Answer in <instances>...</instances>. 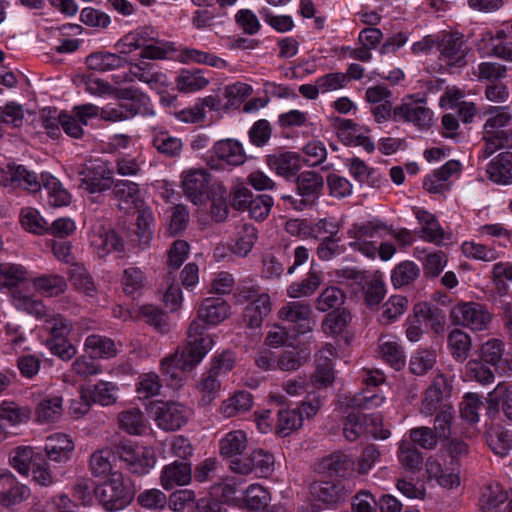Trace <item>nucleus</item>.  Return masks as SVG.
I'll list each match as a JSON object with an SVG mask.
<instances>
[{
  "label": "nucleus",
  "mask_w": 512,
  "mask_h": 512,
  "mask_svg": "<svg viewBox=\"0 0 512 512\" xmlns=\"http://www.w3.org/2000/svg\"><path fill=\"white\" fill-rule=\"evenodd\" d=\"M204 330L205 327L199 321H192L186 345L162 359L160 370L171 386H181L184 380L183 373L197 366L212 349L214 340L211 335L205 334Z\"/></svg>",
  "instance_id": "nucleus-1"
},
{
  "label": "nucleus",
  "mask_w": 512,
  "mask_h": 512,
  "mask_svg": "<svg viewBox=\"0 0 512 512\" xmlns=\"http://www.w3.org/2000/svg\"><path fill=\"white\" fill-rule=\"evenodd\" d=\"M94 493L105 510L110 512L127 507L135 495L133 488L120 472L111 473L107 481L95 487Z\"/></svg>",
  "instance_id": "nucleus-2"
},
{
  "label": "nucleus",
  "mask_w": 512,
  "mask_h": 512,
  "mask_svg": "<svg viewBox=\"0 0 512 512\" xmlns=\"http://www.w3.org/2000/svg\"><path fill=\"white\" fill-rule=\"evenodd\" d=\"M388 230L389 228L386 223L378 218L354 223L347 231L348 237L353 239V241L349 242V247L369 258H374L377 254V246L370 239L381 237L382 232Z\"/></svg>",
  "instance_id": "nucleus-3"
},
{
  "label": "nucleus",
  "mask_w": 512,
  "mask_h": 512,
  "mask_svg": "<svg viewBox=\"0 0 512 512\" xmlns=\"http://www.w3.org/2000/svg\"><path fill=\"white\" fill-rule=\"evenodd\" d=\"M394 121L410 123L419 130H428L433 124V112L427 107L424 98L410 94L394 107Z\"/></svg>",
  "instance_id": "nucleus-4"
},
{
  "label": "nucleus",
  "mask_w": 512,
  "mask_h": 512,
  "mask_svg": "<svg viewBox=\"0 0 512 512\" xmlns=\"http://www.w3.org/2000/svg\"><path fill=\"white\" fill-rule=\"evenodd\" d=\"M449 316L454 325L472 331L486 330L492 321L486 306L478 302H460L451 309Z\"/></svg>",
  "instance_id": "nucleus-5"
},
{
  "label": "nucleus",
  "mask_w": 512,
  "mask_h": 512,
  "mask_svg": "<svg viewBox=\"0 0 512 512\" xmlns=\"http://www.w3.org/2000/svg\"><path fill=\"white\" fill-rule=\"evenodd\" d=\"M274 456L261 448L253 450L248 456L230 460L229 468L232 472L257 478H267L274 472Z\"/></svg>",
  "instance_id": "nucleus-6"
},
{
  "label": "nucleus",
  "mask_w": 512,
  "mask_h": 512,
  "mask_svg": "<svg viewBox=\"0 0 512 512\" xmlns=\"http://www.w3.org/2000/svg\"><path fill=\"white\" fill-rule=\"evenodd\" d=\"M116 453L133 474H147L156 464V455L152 448L129 441L120 442L116 447Z\"/></svg>",
  "instance_id": "nucleus-7"
},
{
  "label": "nucleus",
  "mask_w": 512,
  "mask_h": 512,
  "mask_svg": "<svg viewBox=\"0 0 512 512\" xmlns=\"http://www.w3.org/2000/svg\"><path fill=\"white\" fill-rule=\"evenodd\" d=\"M323 184L321 175L312 171H305L299 174L296 179V196L282 195L281 198L288 202L292 208L303 210L319 198Z\"/></svg>",
  "instance_id": "nucleus-8"
},
{
  "label": "nucleus",
  "mask_w": 512,
  "mask_h": 512,
  "mask_svg": "<svg viewBox=\"0 0 512 512\" xmlns=\"http://www.w3.org/2000/svg\"><path fill=\"white\" fill-rule=\"evenodd\" d=\"M81 188L89 193H101L113 186V171L105 162L85 165L79 171Z\"/></svg>",
  "instance_id": "nucleus-9"
},
{
  "label": "nucleus",
  "mask_w": 512,
  "mask_h": 512,
  "mask_svg": "<svg viewBox=\"0 0 512 512\" xmlns=\"http://www.w3.org/2000/svg\"><path fill=\"white\" fill-rule=\"evenodd\" d=\"M149 97H142L137 103H118L107 105L100 110L98 115L104 121L121 122L135 117L136 115H153Z\"/></svg>",
  "instance_id": "nucleus-10"
},
{
  "label": "nucleus",
  "mask_w": 512,
  "mask_h": 512,
  "mask_svg": "<svg viewBox=\"0 0 512 512\" xmlns=\"http://www.w3.org/2000/svg\"><path fill=\"white\" fill-rule=\"evenodd\" d=\"M0 184L9 188H24L29 192L41 189L36 174L23 165L7 164L0 168Z\"/></svg>",
  "instance_id": "nucleus-11"
},
{
  "label": "nucleus",
  "mask_w": 512,
  "mask_h": 512,
  "mask_svg": "<svg viewBox=\"0 0 512 512\" xmlns=\"http://www.w3.org/2000/svg\"><path fill=\"white\" fill-rule=\"evenodd\" d=\"M98 115V107L94 104H84L75 107L71 114L59 113V123L63 131L70 137L81 138L84 134L83 126L88 120Z\"/></svg>",
  "instance_id": "nucleus-12"
},
{
  "label": "nucleus",
  "mask_w": 512,
  "mask_h": 512,
  "mask_svg": "<svg viewBox=\"0 0 512 512\" xmlns=\"http://www.w3.org/2000/svg\"><path fill=\"white\" fill-rule=\"evenodd\" d=\"M191 416V410L178 402H166L156 407L155 420L157 425L166 431L181 428Z\"/></svg>",
  "instance_id": "nucleus-13"
},
{
  "label": "nucleus",
  "mask_w": 512,
  "mask_h": 512,
  "mask_svg": "<svg viewBox=\"0 0 512 512\" xmlns=\"http://www.w3.org/2000/svg\"><path fill=\"white\" fill-rule=\"evenodd\" d=\"M29 488L20 483L9 470L0 471V505L5 508L18 505L29 497Z\"/></svg>",
  "instance_id": "nucleus-14"
},
{
  "label": "nucleus",
  "mask_w": 512,
  "mask_h": 512,
  "mask_svg": "<svg viewBox=\"0 0 512 512\" xmlns=\"http://www.w3.org/2000/svg\"><path fill=\"white\" fill-rule=\"evenodd\" d=\"M486 114L483 133L488 137L507 141L512 131V114L507 107H490Z\"/></svg>",
  "instance_id": "nucleus-15"
},
{
  "label": "nucleus",
  "mask_w": 512,
  "mask_h": 512,
  "mask_svg": "<svg viewBox=\"0 0 512 512\" xmlns=\"http://www.w3.org/2000/svg\"><path fill=\"white\" fill-rule=\"evenodd\" d=\"M184 194L195 205L201 204L210 182V174L204 169H189L181 175Z\"/></svg>",
  "instance_id": "nucleus-16"
},
{
  "label": "nucleus",
  "mask_w": 512,
  "mask_h": 512,
  "mask_svg": "<svg viewBox=\"0 0 512 512\" xmlns=\"http://www.w3.org/2000/svg\"><path fill=\"white\" fill-rule=\"evenodd\" d=\"M451 385L443 374H438L424 393L420 412L431 416L440 409L441 404L450 395Z\"/></svg>",
  "instance_id": "nucleus-17"
},
{
  "label": "nucleus",
  "mask_w": 512,
  "mask_h": 512,
  "mask_svg": "<svg viewBox=\"0 0 512 512\" xmlns=\"http://www.w3.org/2000/svg\"><path fill=\"white\" fill-rule=\"evenodd\" d=\"M440 58L450 67L466 65L467 48L463 37L458 34H445L438 44Z\"/></svg>",
  "instance_id": "nucleus-18"
},
{
  "label": "nucleus",
  "mask_w": 512,
  "mask_h": 512,
  "mask_svg": "<svg viewBox=\"0 0 512 512\" xmlns=\"http://www.w3.org/2000/svg\"><path fill=\"white\" fill-rule=\"evenodd\" d=\"M89 241L94 253L100 259L105 258L113 251L121 253L124 249V244L118 234L103 226L92 229Z\"/></svg>",
  "instance_id": "nucleus-19"
},
{
  "label": "nucleus",
  "mask_w": 512,
  "mask_h": 512,
  "mask_svg": "<svg viewBox=\"0 0 512 512\" xmlns=\"http://www.w3.org/2000/svg\"><path fill=\"white\" fill-rule=\"evenodd\" d=\"M116 207L123 213H130L134 209H141L142 198L138 185L131 181H117L112 190Z\"/></svg>",
  "instance_id": "nucleus-20"
},
{
  "label": "nucleus",
  "mask_w": 512,
  "mask_h": 512,
  "mask_svg": "<svg viewBox=\"0 0 512 512\" xmlns=\"http://www.w3.org/2000/svg\"><path fill=\"white\" fill-rule=\"evenodd\" d=\"M311 314L312 308L310 304L304 301L288 302L278 311V316L281 320L299 324L300 333L313 329L315 322L311 319Z\"/></svg>",
  "instance_id": "nucleus-21"
},
{
  "label": "nucleus",
  "mask_w": 512,
  "mask_h": 512,
  "mask_svg": "<svg viewBox=\"0 0 512 512\" xmlns=\"http://www.w3.org/2000/svg\"><path fill=\"white\" fill-rule=\"evenodd\" d=\"M500 410L512 421V386L505 382L498 383L487 395L488 416L495 417Z\"/></svg>",
  "instance_id": "nucleus-22"
},
{
  "label": "nucleus",
  "mask_w": 512,
  "mask_h": 512,
  "mask_svg": "<svg viewBox=\"0 0 512 512\" xmlns=\"http://www.w3.org/2000/svg\"><path fill=\"white\" fill-rule=\"evenodd\" d=\"M211 152L218 160L230 166H240L244 164L247 159L242 144L234 139L217 141Z\"/></svg>",
  "instance_id": "nucleus-23"
},
{
  "label": "nucleus",
  "mask_w": 512,
  "mask_h": 512,
  "mask_svg": "<svg viewBox=\"0 0 512 512\" xmlns=\"http://www.w3.org/2000/svg\"><path fill=\"white\" fill-rule=\"evenodd\" d=\"M191 477V465L188 462L175 461L163 467L160 483L165 490H171L175 486L189 484Z\"/></svg>",
  "instance_id": "nucleus-24"
},
{
  "label": "nucleus",
  "mask_w": 512,
  "mask_h": 512,
  "mask_svg": "<svg viewBox=\"0 0 512 512\" xmlns=\"http://www.w3.org/2000/svg\"><path fill=\"white\" fill-rule=\"evenodd\" d=\"M130 74L133 79L146 83L151 89L161 90L168 86L167 76L161 72L154 64L141 61L136 64H131Z\"/></svg>",
  "instance_id": "nucleus-25"
},
{
  "label": "nucleus",
  "mask_w": 512,
  "mask_h": 512,
  "mask_svg": "<svg viewBox=\"0 0 512 512\" xmlns=\"http://www.w3.org/2000/svg\"><path fill=\"white\" fill-rule=\"evenodd\" d=\"M229 306L222 298H207L201 304L198 317L194 321H199L204 327L207 325H217L228 317Z\"/></svg>",
  "instance_id": "nucleus-26"
},
{
  "label": "nucleus",
  "mask_w": 512,
  "mask_h": 512,
  "mask_svg": "<svg viewBox=\"0 0 512 512\" xmlns=\"http://www.w3.org/2000/svg\"><path fill=\"white\" fill-rule=\"evenodd\" d=\"M377 355L395 370H400L405 365L404 349L393 336L379 338Z\"/></svg>",
  "instance_id": "nucleus-27"
},
{
  "label": "nucleus",
  "mask_w": 512,
  "mask_h": 512,
  "mask_svg": "<svg viewBox=\"0 0 512 512\" xmlns=\"http://www.w3.org/2000/svg\"><path fill=\"white\" fill-rule=\"evenodd\" d=\"M155 40V32L152 27L144 26L125 34L116 44L120 54H129Z\"/></svg>",
  "instance_id": "nucleus-28"
},
{
  "label": "nucleus",
  "mask_w": 512,
  "mask_h": 512,
  "mask_svg": "<svg viewBox=\"0 0 512 512\" xmlns=\"http://www.w3.org/2000/svg\"><path fill=\"white\" fill-rule=\"evenodd\" d=\"M414 215L421 227L420 238L434 244H440L444 240V231L437 218L430 212L416 208Z\"/></svg>",
  "instance_id": "nucleus-29"
},
{
  "label": "nucleus",
  "mask_w": 512,
  "mask_h": 512,
  "mask_svg": "<svg viewBox=\"0 0 512 512\" xmlns=\"http://www.w3.org/2000/svg\"><path fill=\"white\" fill-rule=\"evenodd\" d=\"M44 450L51 461L66 462L74 450V443L68 435L55 433L47 437Z\"/></svg>",
  "instance_id": "nucleus-30"
},
{
  "label": "nucleus",
  "mask_w": 512,
  "mask_h": 512,
  "mask_svg": "<svg viewBox=\"0 0 512 512\" xmlns=\"http://www.w3.org/2000/svg\"><path fill=\"white\" fill-rule=\"evenodd\" d=\"M452 465L453 467L449 472L445 471L439 458L429 457L426 461V471L431 478H435L437 480L439 485L452 489L460 484L458 463H454V461H452Z\"/></svg>",
  "instance_id": "nucleus-31"
},
{
  "label": "nucleus",
  "mask_w": 512,
  "mask_h": 512,
  "mask_svg": "<svg viewBox=\"0 0 512 512\" xmlns=\"http://www.w3.org/2000/svg\"><path fill=\"white\" fill-rule=\"evenodd\" d=\"M512 152L498 154L487 165L488 178L497 184H508L512 179Z\"/></svg>",
  "instance_id": "nucleus-32"
},
{
  "label": "nucleus",
  "mask_w": 512,
  "mask_h": 512,
  "mask_svg": "<svg viewBox=\"0 0 512 512\" xmlns=\"http://www.w3.org/2000/svg\"><path fill=\"white\" fill-rule=\"evenodd\" d=\"M310 493L314 500L327 505L337 504L346 496L344 488L332 481L314 482L311 484Z\"/></svg>",
  "instance_id": "nucleus-33"
},
{
  "label": "nucleus",
  "mask_w": 512,
  "mask_h": 512,
  "mask_svg": "<svg viewBox=\"0 0 512 512\" xmlns=\"http://www.w3.org/2000/svg\"><path fill=\"white\" fill-rule=\"evenodd\" d=\"M248 447L247 434L243 430L226 433L219 441V453L224 458H238Z\"/></svg>",
  "instance_id": "nucleus-34"
},
{
  "label": "nucleus",
  "mask_w": 512,
  "mask_h": 512,
  "mask_svg": "<svg viewBox=\"0 0 512 512\" xmlns=\"http://www.w3.org/2000/svg\"><path fill=\"white\" fill-rule=\"evenodd\" d=\"M84 350L92 358L109 359L115 357L118 353L115 342L102 335H89L84 342Z\"/></svg>",
  "instance_id": "nucleus-35"
},
{
  "label": "nucleus",
  "mask_w": 512,
  "mask_h": 512,
  "mask_svg": "<svg viewBox=\"0 0 512 512\" xmlns=\"http://www.w3.org/2000/svg\"><path fill=\"white\" fill-rule=\"evenodd\" d=\"M266 163L271 170L286 178L295 175L301 168L300 157L293 152L270 155L267 157Z\"/></svg>",
  "instance_id": "nucleus-36"
},
{
  "label": "nucleus",
  "mask_w": 512,
  "mask_h": 512,
  "mask_svg": "<svg viewBox=\"0 0 512 512\" xmlns=\"http://www.w3.org/2000/svg\"><path fill=\"white\" fill-rule=\"evenodd\" d=\"M354 460L341 452L333 453L323 458L319 469L329 476L346 477L353 471Z\"/></svg>",
  "instance_id": "nucleus-37"
},
{
  "label": "nucleus",
  "mask_w": 512,
  "mask_h": 512,
  "mask_svg": "<svg viewBox=\"0 0 512 512\" xmlns=\"http://www.w3.org/2000/svg\"><path fill=\"white\" fill-rule=\"evenodd\" d=\"M31 282L35 291L45 297L58 296L67 288L65 278L58 274H42L32 278Z\"/></svg>",
  "instance_id": "nucleus-38"
},
{
  "label": "nucleus",
  "mask_w": 512,
  "mask_h": 512,
  "mask_svg": "<svg viewBox=\"0 0 512 512\" xmlns=\"http://www.w3.org/2000/svg\"><path fill=\"white\" fill-rule=\"evenodd\" d=\"M252 405V395L247 391H239L223 400L218 410L223 417L231 418L240 413L249 411Z\"/></svg>",
  "instance_id": "nucleus-39"
},
{
  "label": "nucleus",
  "mask_w": 512,
  "mask_h": 512,
  "mask_svg": "<svg viewBox=\"0 0 512 512\" xmlns=\"http://www.w3.org/2000/svg\"><path fill=\"white\" fill-rule=\"evenodd\" d=\"M63 412V399L58 395H49L39 401L36 407V418L41 423L58 420Z\"/></svg>",
  "instance_id": "nucleus-40"
},
{
  "label": "nucleus",
  "mask_w": 512,
  "mask_h": 512,
  "mask_svg": "<svg viewBox=\"0 0 512 512\" xmlns=\"http://www.w3.org/2000/svg\"><path fill=\"white\" fill-rule=\"evenodd\" d=\"M47 192L48 203L54 207L66 206L71 201L69 192L52 175L41 174V186Z\"/></svg>",
  "instance_id": "nucleus-41"
},
{
  "label": "nucleus",
  "mask_w": 512,
  "mask_h": 512,
  "mask_svg": "<svg viewBox=\"0 0 512 512\" xmlns=\"http://www.w3.org/2000/svg\"><path fill=\"white\" fill-rule=\"evenodd\" d=\"M126 63V60L115 53L96 52L86 58V64L89 69L107 72L118 69Z\"/></svg>",
  "instance_id": "nucleus-42"
},
{
  "label": "nucleus",
  "mask_w": 512,
  "mask_h": 512,
  "mask_svg": "<svg viewBox=\"0 0 512 512\" xmlns=\"http://www.w3.org/2000/svg\"><path fill=\"white\" fill-rule=\"evenodd\" d=\"M447 341L452 357L460 362L465 361L472 346L470 335L456 328L448 334Z\"/></svg>",
  "instance_id": "nucleus-43"
},
{
  "label": "nucleus",
  "mask_w": 512,
  "mask_h": 512,
  "mask_svg": "<svg viewBox=\"0 0 512 512\" xmlns=\"http://www.w3.org/2000/svg\"><path fill=\"white\" fill-rule=\"evenodd\" d=\"M119 428L130 435H141L145 429L143 413L138 408H130L118 414Z\"/></svg>",
  "instance_id": "nucleus-44"
},
{
  "label": "nucleus",
  "mask_w": 512,
  "mask_h": 512,
  "mask_svg": "<svg viewBox=\"0 0 512 512\" xmlns=\"http://www.w3.org/2000/svg\"><path fill=\"white\" fill-rule=\"evenodd\" d=\"M197 389L201 394L200 404L202 406H209L218 397L221 390L218 375L209 370L203 373L198 382Z\"/></svg>",
  "instance_id": "nucleus-45"
},
{
  "label": "nucleus",
  "mask_w": 512,
  "mask_h": 512,
  "mask_svg": "<svg viewBox=\"0 0 512 512\" xmlns=\"http://www.w3.org/2000/svg\"><path fill=\"white\" fill-rule=\"evenodd\" d=\"M303 425V417L297 409H282L278 412L275 432L280 437H286Z\"/></svg>",
  "instance_id": "nucleus-46"
},
{
  "label": "nucleus",
  "mask_w": 512,
  "mask_h": 512,
  "mask_svg": "<svg viewBox=\"0 0 512 512\" xmlns=\"http://www.w3.org/2000/svg\"><path fill=\"white\" fill-rule=\"evenodd\" d=\"M152 145L159 153L167 157L180 155L183 146L180 138L170 135L167 131L155 132Z\"/></svg>",
  "instance_id": "nucleus-47"
},
{
  "label": "nucleus",
  "mask_w": 512,
  "mask_h": 512,
  "mask_svg": "<svg viewBox=\"0 0 512 512\" xmlns=\"http://www.w3.org/2000/svg\"><path fill=\"white\" fill-rule=\"evenodd\" d=\"M507 495L501 487L488 486L480 499L482 512H503Z\"/></svg>",
  "instance_id": "nucleus-48"
},
{
  "label": "nucleus",
  "mask_w": 512,
  "mask_h": 512,
  "mask_svg": "<svg viewBox=\"0 0 512 512\" xmlns=\"http://www.w3.org/2000/svg\"><path fill=\"white\" fill-rule=\"evenodd\" d=\"M30 409L20 406L15 402L3 401L0 403V422H6L10 426H16L29 420Z\"/></svg>",
  "instance_id": "nucleus-49"
},
{
  "label": "nucleus",
  "mask_w": 512,
  "mask_h": 512,
  "mask_svg": "<svg viewBox=\"0 0 512 512\" xmlns=\"http://www.w3.org/2000/svg\"><path fill=\"white\" fill-rule=\"evenodd\" d=\"M321 284V276L314 270H310L307 277L300 282H293L287 288L290 298H302L312 295Z\"/></svg>",
  "instance_id": "nucleus-50"
},
{
  "label": "nucleus",
  "mask_w": 512,
  "mask_h": 512,
  "mask_svg": "<svg viewBox=\"0 0 512 512\" xmlns=\"http://www.w3.org/2000/svg\"><path fill=\"white\" fill-rule=\"evenodd\" d=\"M345 404L353 409H373L384 403L385 397L374 390L366 389L353 396H345Z\"/></svg>",
  "instance_id": "nucleus-51"
},
{
  "label": "nucleus",
  "mask_w": 512,
  "mask_h": 512,
  "mask_svg": "<svg viewBox=\"0 0 512 512\" xmlns=\"http://www.w3.org/2000/svg\"><path fill=\"white\" fill-rule=\"evenodd\" d=\"M117 391L116 384L108 381H99L89 390V398L93 403L110 406L117 401Z\"/></svg>",
  "instance_id": "nucleus-52"
},
{
  "label": "nucleus",
  "mask_w": 512,
  "mask_h": 512,
  "mask_svg": "<svg viewBox=\"0 0 512 512\" xmlns=\"http://www.w3.org/2000/svg\"><path fill=\"white\" fill-rule=\"evenodd\" d=\"M12 303L16 309L25 311L36 318L41 319L42 316H45L46 308L43 302L20 290L13 292Z\"/></svg>",
  "instance_id": "nucleus-53"
},
{
  "label": "nucleus",
  "mask_w": 512,
  "mask_h": 512,
  "mask_svg": "<svg viewBox=\"0 0 512 512\" xmlns=\"http://www.w3.org/2000/svg\"><path fill=\"white\" fill-rule=\"evenodd\" d=\"M420 275L419 267L412 261L399 263L391 273V281L395 288H401L414 282Z\"/></svg>",
  "instance_id": "nucleus-54"
},
{
  "label": "nucleus",
  "mask_w": 512,
  "mask_h": 512,
  "mask_svg": "<svg viewBox=\"0 0 512 512\" xmlns=\"http://www.w3.org/2000/svg\"><path fill=\"white\" fill-rule=\"evenodd\" d=\"M408 300L404 296L393 295L382 306L380 323L389 325L400 317L407 309Z\"/></svg>",
  "instance_id": "nucleus-55"
},
{
  "label": "nucleus",
  "mask_w": 512,
  "mask_h": 512,
  "mask_svg": "<svg viewBox=\"0 0 512 512\" xmlns=\"http://www.w3.org/2000/svg\"><path fill=\"white\" fill-rule=\"evenodd\" d=\"M44 319L45 329L54 338H66L72 331V322L64 316L56 313L45 312Z\"/></svg>",
  "instance_id": "nucleus-56"
},
{
  "label": "nucleus",
  "mask_w": 512,
  "mask_h": 512,
  "mask_svg": "<svg viewBox=\"0 0 512 512\" xmlns=\"http://www.w3.org/2000/svg\"><path fill=\"white\" fill-rule=\"evenodd\" d=\"M34 457V449L31 446H18L9 453V464L19 474L27 476Z\"/></svg>",
  "instance_id": "nucleus-57"
},
{
  "label": "nucleus",
  "mask_w": 512,
  "mask_h": 512,
  "mask_svg": "<svg viewBox=\"0 0 512 512\" xmlns=\"http://www.w3.org/2000/svg\"><path fill=\"white\" fill-rule=\"evenodd\" d=\"M70 281L78 291L87 296H94L96 293V285L87 269L79 264L72 265L70 269Z\"/></svg>",
  "instance_id": "nucleus-58"
},
{
  "label": "nucleus",
  "mask_w": 512,
  "mask_h": 512,
  "mask_svg": "<svg viewBox=\"0 0 512 512\" xmlns=\"http://www.w3.org/2000/svg\"><path fill=\"white\" fill-rule=\"evenodd\" d=\"M436 351L432 349H419L411 357L409 368L415 375H424L436 363Z\"/></svg>",
  "instance_id": "nucleus-59"
},
{
  "label": "nucleus",
  "mask_w": 512,
  "mask_h": 512,
  "mask_svg": "<svg viewBox=\"0 0 512 512\" xmlns=\"http://www.w3.org/2000/svg\"><path fill=\"white\" fill-rule=\"evenodd\" d=\"M27 275L28 272L22 265L0 263V287H15L25 281Z\"/></svg>",
  "instance_id": "nucleus-60"
},
{
  "label": "nucleus",
  "mask_w": 512,
  "mask_h": 512,
  "mask_svg": "<svg viewBox=\"0 0 512 512\" xmlns=\"http://www.w3.org/2000/svg\"><path fill=\"white\" fill-rule=\"evenodd\" d=\"M436 412L433 430L440 440L447 439L451 435V424L455 411L451 404L444 403Z\"/></svg>",
  "instance_id": "nucleus-61"
},
{
  "label": "nucleus",
  "mask_w": 512,
  "mask_h": 512,
  "mask_svg": "<svg viewBox=\"0 0 512 512\" xmlns=\"http://www.w3.org/2000/svg\"><path fill=\"white\" fill-rule=\"evenodd\" d=\"M209 81L200 70H183L177 78L180 91L194 92L203 89Z\"/></svg>",
  "instance_id": "nucleus-62"
},
{
  "label": "nucleus",
  "mask_w": 512,
  "mask_h": 512,
  "mask_svg": "<svg viewBox=\"0 0 512 512\" xmlns=\"http://www.w3.org/2000/svg\"><path fill=\"white\" fill-rule=\"evenodd\" d=\"M146 283L144 272L138 267H128L122 276V287L126 295L132 296L140 292Z\"/></svg>",
  "instance_id": "nucleus-63"
},
{
  "label": "nucleus",
  "mask_w": 512,
  "mask_h": 512,
  "mask_svg": "<svg viewBox=\"0 0 512 512\" xmlns=\"http://www.w3.org/2000/svg\"><path fill=\"white\" fill-rule=\"evenodd\" d=\"M256 239V228L253 225L244 224L238 233L236 243L233 247V252L240 257L247 256L251 251Z\"/></svg>",
  "instance_id": "nucleus-64"
}]
</instances>
